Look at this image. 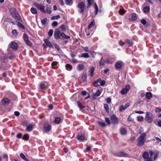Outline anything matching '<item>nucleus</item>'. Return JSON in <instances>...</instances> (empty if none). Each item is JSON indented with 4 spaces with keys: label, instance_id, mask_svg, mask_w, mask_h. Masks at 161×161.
<instances>
[{
    "label": "nucleus",
    "instance_id": "1",
    "mask_svg": "<svg viewBox=\"0 0 161 161\" xmlns=\"http://www.w3.org/2000/svg\"><path fill=\"white\" fill-rule=\"evenodd\" d=\"M146 135L145 133H143L138 138L137 140L138 146L142 147L144 145L146 140Z\"/></svg>",
    "mask_w": 161,
    "mask_h": 161
},
{
    "label": "nucleus",
    "instance_id": "2",
    "mask_svg": "<svg viewBox=\"0 0 161 161\" xmlns=\"http://www.w3.org/2000/svg\"><path fill=\"white\" fill-rule=\"evenodd\" d=\"M12 16L15 19L19 20L20 18L18 13L16 11L15 8H12L10 11Z\"/></svg>",
    "mask_w": 161,
    "mask_h": 161
},
{
    "label": "nucleus",
    "instance_id": "3",
    "mask_svg": "<svg viewBox=\"0 0 161 161\" xmlns=\"http://www.w3.org/2000/svg\"><path fill=\"white\" fill-rule=\"evenodd\" d=\"M105 81L104 80H102L101 79H98L97 80L95 81L93 83V85L94 86L98 87L100 85L103 86L105 85Z\"/></svg>",
    "mask_w": 161,
    "mask_h": 161
},
{
    "label": "nucleus",
    "instance_id": "4",
    "mask_svg": "<svg viewBox=\"0 0 161 161\" xmlns=\"http://www.w3.org/2000/svg\"><path fill=\"white\" fill-rule=\"evenodd\" d=\"M145 119L148 123H151L153 120V116L152 114L149 112H147L145 116Z\"/></svg>",
    "mask_w": 161,
    "mask_h": 161
},
{
    "label": "nucleus",
    "instance_id": "5",
    "mask_svg": "<svg viewBox=\"0 0 161 161\" xmlns=\"http://www.w3.org/2000/svg\"><path fill=\"white\" fill-rule=\"evenodd\" d=\"M79 12L80 13L83 14L85 10V4L83 2L79 3L77 5Z\"/></svg>",
    "mask_w": 161,
    "mask_h": 161
},
{
    "label": "nucleus",
    "instance_id": "6",
    "mask_svg": "<svg viewBox=\"0 0 161 161\" xmlns=\"http://www.w3.org/2000/svg\"><path fill=\"white\" fill-rule=\"evenodd\" d=\"M34 5L36 6L38 9L40 10L44 13H46V11L45 10V7L41 3H34Z\"/></svg>",
    "mask_w": 161,
    "mask_h": 161
},
{
    "label": "nucleus",
    "instance_id": "7",
    "mask_svg": "<svg viewBox=\"0 0 161 161\" xmlns=\"http://www.w3.org/2000/svg\"><path fill=\"white\" fill-rule=\"evenodd\" d=\"M110 119L111 122L114 124H118L119 122L118 118L114 114H113L110 116Z\"/></svg>",
    "mask_w": 161,
    "mask_h": 161
},
{
    "label": "nucleus",
    "instance_id": "8",
    "mask_svg": "<svg viewBox=\"0 0 161 161\" xmlns=\"http://www.w3.org/2000/svg\"><path fill=\"white\" fill-rule=\"evenodd\" d=\"M49 84L47 82L42 81L39 85L40 88L42 89H46L48 87Z\"/></svg>",
    "mask_w": 161,
    "mask_h": 161
},
{
    "label": "nucleus",
    "instance_id": "9",
    "mask_svg": "<svg viewBox=\"0 0 161 161\" xmlns=\"http://www.w3.org/2000/svg\"><path fill=\"white\" fill-rule=\"evenodd\" d=\"M123 65L122 62L120 61H118L115 64V68L117 70L120 69L122 67Z\"/></svg>",
    "mask_w": 161,
    "mask_h": 161
},
{
    "label": "nucleus",
    "instance_id": "10",
    "mask_svg": "<svg viewBox=\"0 0 161 161\" xmlns=\"http://www.w3.org/2000/svg\"><path fill=\"white\" fill-rule=\"evenodd\" d=\"M61 34L59 29H56L54 31V34L55 38L56 39L59 38L61 36Z\"/></svg>",
    "mask_w": 161,
    "mask_h": 161
},
{
    "label": "nucleus",
    "instance_id": "11",
    "mask_svg": "<svg viewBox=\"0 0 161 161\" xmlns=\"http://www.w3.org/2000/svg\"><path fill=\"white\" fill-rule=\"evenodd\" d=\"M130 87V86L129 85H127L124 88L122 89L121 92V94L123 95L126 94L129 90Z\"/></svg>",
    "mask_w": 161,
    "mask_h": 161
},
{
    "label": "nucleus",
    "instance_id": "12",
    "mask_svg": "<svg viewBox=\"0 0 161 161\" xmlns=\"http://www.w3.org/2000/svg\"><path fill=\"white\" fill-rule=\"evenodd\" d=\"M44 128L46 131H49L51 128V126L48 123H46L44 125Z\"/></svg>",
    "mask_w": 161,
    "mask_h": 161
},
{
    "label": "nucleus",
    "instance_id": "13",
    "mask_svg": "<svg viewBox=\"0 0 161 161\" xmlns=\"http://www.w3.org/2000/svg\"><path fill=\"white\" fill-rule=\"evenodd\" d=\"M35 125V124L32 125L30 124L27 125L26 129V130L28 132H31L33 130L34 126Z\"/></svg>",
    "mask_w": 161,
    "mask_h": 161
},
{
    "label": "nucleus",
    "instance_id": "14",
    "mask_svg": "<svg viewBox=\"0 0 161 161\" xmlns=\"http://www.w3.org/2000/svg\"><path fill=\"white\" fill-rule=\"evenodd\" d=\"M130 103H127L124 106L123 105H121L120 107L119 111L120 112H122L123 110H124L125 109L130 106Z\"/></svg>",
    "mask_w": 161,
    "mask_h": 161
},
{
    "label": "nucleus",
    "instance_id": "15",
    "mask_svg": "<svg viewBox=\"0 0 161 161\" xmlns=\"http://www.w3.org/2000/svg\"><path fill=\"white\" fill-rule=\"evenodd\" d=\"M119 131L122 135H125L127 134V131L126 128L124 127H121Z\"/></svg>",
    "mask_w": 161,
    "mask_h": 161
},
{
    "label": "nucleus",
    "instance_id": "16",
    "mask_svg": "<svg viewBox=\"0 0 161 161\" xmlns=\"http://www.w3.org/2000/svg\"><path fill=\"white\" fill-rule=\"evenodd\" d=\"M10 47L12 49L14 50H17L18 46L17 44L14 42H12L10 44Z\"/></svg>",
    "mask_w": 161,
    "mask_h": 161
},
{
    "label": "nucleus",
    "instance_id": "17",
    "mask_svg": "<svg viewBox=\"0 0 161 161\" xmlns=\"http://www.w3.org/2000/svg\"><path fill=\"white\" fill-rule=\"evenodd\" d=\"M76 138L78 140L81 142H83L86 139V138L83 135H78L77 136Z\"/></svg>",
    "mask_w": 161,
    "mask_h": 161
},
{
    "label": "nucleus",
    "instance_id": "18",
    "mask_svg": "<svg viewBox=\"0 0 161 161\" xmlns=\"http://www.w3.org/2000/svg\"><path fill=\"white\" fill-rule=\"evenodd\" d=\"M94 67H92L89 71H88L89 75L90 77H92L93 75L94 71Z\"/></svg>",
    "mask_w": 161,
    "mask_h": 161
},
{
    "label": "nucleus",
    "instance_id": "19",
    "mask_svg": "<svg viewBox=\"0 0 161 161\" xmlns=\"http://www.w3.org/2000/svg\"><path fill=\"white\" fill-rule=\"evenodd\" d=\"M44 41L46 44L47 46L49 47H52V45L51 42L47 39H45L44 40Z\"/></svg>",
    "mask_w": 161,
    "mask_h": 161
},
{
    "label": "nucleus",
    "instance_id": "20",
    "mask_svg": "<svg viewBox=\"0 0 161 161\" xmlns=\"http://www.w3.org/2000/svg\"><path fill=\"white\" fill-rule=\"evenodd\" d=\"M2 103L3 104L5 105L6 104H8L10 103V101L8 98H4L2 100Z\"/></svg>",
    "mask_w": 161,
    "mask_h": 161
},
{
    "label": "nucleus",
    "instance_id": "21",
    "mask_svg": "<svg viewBox=\"0 0 161 161\" xmlns=\"http://www.w3.org/2000/svg\"><path fill=\"white\" fill-rule=\"evenodd\" d=\"M6 55L2 54V55L0 56V61L2 63H4L5 61V57Z\"/></svg>",
    "mask_w": 161,
    "mask_h": 161
},
{
    "label": "nucleus",
    "instance_id": "22",
    "mask_svg": "<svg viewBox=\"0 0 161 161\" xmlns=\"http://www.w3.org/2000/svg\"><path fill=\"white\" fill-rule=\"evenodd\" d=\"M152 94L150 92H148L146 93V98L148 99H150L152 97Z\"/></svg>",
    "mask_w": 161,
    "mask_h": 161
},
{
    "label": "nucleus",
    "instance_id": "23",
    "mask_svg": "<svg viewBox=\"0 0 161 161\" xmlns=\"http://www.w3.org/2000/svg\"><path fill=\"white\" fill-rule=\"evenodd\" d=\"M101 93V91L99 90H97L95 93L94 94L93 96V97L94 99L95 98V97L99 96Z\"/></svg>",
    "mask_w": 161,
    "mask_h": 161
},
{
    "label": "nucleus",
    "instance_id": "24",
    "mask_svg": "<svg viewBox=\"0 0 161 161\" xmlns=\"http://www.w3.org/2000/svg\"><path fill=\"white\" fill-rule=\"evenodd\" d=\"M84 66L83 64H80L77 66V69L79 71L82 70L84 68Z\"/></svg>",
    "mask_w": 161,
    "mask_h": 161
},
{
    "label": "nucleus",
    "instance_id": "25",
    "mask_svg": "<svg viewBox=\"0 0 161 161\" xmlns=\"http://www.w3.org/2000/svg\"><path fill=\"white\" fill-rule=\"evenodd\" d=\"M7 58L12 59L14 57V54L12 53H9L6 56Z\"/></svg>",
    "mask_w": 161,
    "mask_h": 161
},
{
    "label": "nucleus",
    "instance_id": "26",
    "mask_svg": "<svg viewBox=\"0 0 161 161\" xmlns=\"http://www.w3.org/2000/svg\"><path fill=\"white\" fill-rule=\"evenodd\" d=\"M87 8H89L94 2V0H87Z\"/></svg>",
    "mask_w": 161,
    "mask_h": 161
},
{
    "label": "nucleus",
    "instance_id": "27",
    "mask_svg": "<svg viewBox=\"0 0 161 161\" xmlns=\"http://www.w3.org/2000/svg\"><path fill=\"white\" fill-rule=\"evenodd\" d=\"M143 157L144 159H147L148 158L149 154L147 152H145L142 154Z\"/></svg>",
    "mask_w": 161,
    "mask_h": 161
},
{
    "label": "nucleus",
    "instance_id": "28",
    "mask_svg": "<svg viewBox=\"0 0 161 161\" xmlns=\"http://www.w3.org/2000/svg\"><path fill=\"white\" fill-rule=\"evenodd\" d=\"M137 18L136 15L135 14L133 13L132 14L131 17L130 18V20L131 21L135 20Z\"/></svg>",
    "mask_w": 161,
    "mask_h": 161
},
{
    "label": "nucleus",
    "instance_id": "29",
    "mask_svg": "<svg viewBox=\"0 0 161 161\" xmlns=\"http://www.w3.org/2000/svg\"><path fill=\"white\" fill-rule=\"evenodd\" d=\"M77 103L79 108H80V109H82L84 108V106L82 105L81 103H80V101H77Z\"/></svg>",
    "mask_w": 161,
    "mask_h": 161
},
{
    "label": "nucleus",
    "instance_id": "30",
    "mask_svg": "<svg viewBox=\"0 0 161 161\" xmlns=\"http://www.w3.org/2000/svg\"><path fill=\"white\" fill-rule=\"evenodd\" d=\"M20 157L25 161H29L28 159L25 157V155L22 153H21L20 154Z\"/></svg>",
    "mask_w": 161,
    "mask_h": 161
},
{
    "label": "nucleus",
    "instance_id": "31",
    "mask_svg": "<svg viewBox=\"0 0 161 161\" xmlns=\"http://www.w3.org/2000/svg\"><path fill=\"white\" fill-rule=\"evenodd\" d=\"M61 120V118L59 117H56L54 120L55 123L57 124L59 123Z\"/></svg>",
    "mask_w": 161,
    "mask_h": 161
},
{
    "label": "nucleus",
    "instance_id": "32",
    "mask_svg": "<svg viewBox=\"0 0 161 161\" xmlns=\"http://www.w3.org/2000/svg\"><path fill=\"white\" fill-rule=\"evenodd\" d=\"M149 10L150 7L149 6H146L143 8V11L145 13H148L149 12Z\"/></svg>",
    "mask_w": 161,
    "mask_h": 161
},
{
    "label": "nucleus",
    "instance_id": "33",
    "mask_svg": "<svg viewBox=\"0 0 161 161\" xmlns=\"http://www.w3.org/2000/svg\"><path fill=\"white\" fill-rule=\"evenodd\" d=\"M81 57H84L85 58H88L89 57V55L88 53H83L81 54Z\"/></svg>",
    "mask_w": 161,
    "mask_h": 161
},
{
    "label": "nucleus",
    "instance_id": "34",
    "mask_svg": "<svg viewBox=\"0 0 161 161\" xmlns=\"http://www.w3.org/2000/svg\"><path fill=\"white\" fill-rule=\"evenodd\" d=\"M61 36L63 38L66 39H69L70 37L69 36H67L65 35L64 33H62L61 34Z\"/></svg>",
    "mask_w": 161,
    "mask_h": 161
},
{
    "label": "nucleus",
    "instance_id": "35",
    "mask_svg": "<svg viewBox=\"0 0 161 161\" xmlns=\"http://www.w3.org/2000/svg\"><path fill=\"white\" fill-rule=\"evenodd\" d=\"M66 4L69 5H71L73 4V2L72 0H65Z\"/></svg>",
    "mask_w": 161,
    "mask_h": 161
},
{
    "label": "nucleus",
    "instance_id": "36",
    "mask_svg": "<svg viewBox=\"0 0 161 161\" xmlns=\"http://www.w3.org/2000/svg\"><path fill=\"white\" fill-rule=\"evenodd\" d=\"M94 8L95 9V14H97L98 10V8L97 4L95 3H94Z\"/></svg>",
    "mask_w": 161,
    "mask_h": 161
},
{
    "label": "nucleus",
    "instance_id": "37",
    "mask_svg": "<svg viewBox=\"0 0 161 161\" xmlns=\"http://www.w3.org/2000/svg\"><path fill=\"white\" fill-rule=\"evenodd\" d=\"M81 79L83 82L86 81L87 79V76L86 74H84L81 77Z\"/></svg>",
    "mask_w": 161,
    "mask_h": 161
},
{
    "label": "nucleus",
    "instance_id": "38",
    "mask_svg": "<svg viewBox=\"0 0 161 161\" xmlns=\"http://www.w3.org/2000/svg\"><path fill=\"white\" fill-rule=\"evenodd\" d=\"M31 13L34 14H35L37 13V11L36 9L33 8H31Z\"/></svg>",
    "mask_w": 161,
    "mask_h": 161
},
{
    "label": "nucleus",
    "instance_id": "39",
    "mask_svg": "<svg viewBox=\"0 0 161 161\" xmlns=\"http://www.w3.org/2000/svg\"><path fill=\"white\" fill-rule=\"evenodd\" d=\"M60 16L59 15H57L56 16H53L51 18V19L52 20H53L56 19H57L59 18H60Z\"/></svg>",
    "mask_w": 161,
    "mask_h": 161
},
{
    "label": "nucleus",
    "instance_id": "40",
    "mask_svg": "<svg viewBox=\"0 0 161 161\" xmlns=\"http://www.w3.org/2000/svg\"><path fill=\"white\" fill-rule=\"evenodd\" d=\"M94 25V20L92 21L91 23L88 26V28L90 29L92 28Z\"/></svg>",
    "mask_w": 161,
    "mask_h": 161
},
{
    "label": "nucleus",
    "instance_id": "41",
    "mask_svg": "<svg viewBox=\"0 0 161 161\" xmlns=\"http://www.w3.org/2000/svg\"><path fill=\"white\" fill-rule=\"evenodd\" d=\"M143 133H145V132H144V129L143 128L141 127L139 130L138 134H140V135H141V134Z\"/></svg>",
    "mask_w": 161,
    "mask_h": 161
},
{
    "label": "nucleus",
    "instance_id": "42",
    "mask_svg": "<svg viewBox=\"0 0 161 161\" xmlns=\"http://www.w3.org/2000/svg\"><path fill=\"white\" fill-rule=\"evenodd\" d=\"M104 107L105 109L106 110V111L107 112H109V106L107 104H104Z\"/></svg>",
    "mask_w": 161,
    "mask_h": 161
},
{
    "label": "nucleus",
    "instance_id": "43",
    "mask_svg": "<svg viewBox=\"0 0 161 161\" xmlns=\"http://www.w3.org/2000/svg\"><path fill=\"white\" fill-rule=\"evenodd\" d=\"M47 21V19L45 18L43 19L41 21L42 24V25H45Z\"/></svg>",
    "mask_w": 161,
    "mask_h": 161
},
{
    "label": "nucleus",
    "instance_id": "44",
    "mask_svg": "<svg viewBox=\"0 0 161 161\" xmlns=\"http://www.w3.org/2000/svg\"><path fill=\"white\" fill-rule=\"evenodd\" d=\"M23 39L25 42L28 40V37L25 34H24L23 36Z\"/></svg>",
    "mask_w": 161,
    "mask_h": 161
},
{
    "label": "nucleus",
    "instance_id": "45",
    "mask_svg": "<svg viewBox=\"0 0 161 161\" xmlns=\"http://www.w3.org/2000/svg\"><path fill=\"white\" fill-rule=\"evenodd\" d=\"M53 29H50L49 30L48 32V36L49 37H51L53 33Z\"/></svg>",
    "mask_w": 161,
    "mask_h": 161
},
{
    "label": "nucleus",
    "instance_id": "46",
    "mask_svg": "<svg viewBox=\"0 0 161 161\" xmlns=\"http://www.w3.org/2000/svg\"><path fill=\"white\" fill-rule=\"evenodd\" d=\"M125 11L124 9H121L119 10V13L120 14H123L125 13Z\"/></svg>",
    "mask_w": 161,
    "mask_h": 161
},
{
    "label": "nucleus",
    "instance_id": "47",
    "mask_svg": "<svg viewBox=\"0 0 161 161\" xmlns=\"http://www.w3.org/2000/svg\"><path fill=\"white\" fill-rule=\"evenodd\" d=\"M98 123L100 124L102 126L104 127L106 126V125L104 122L101 121H98Z\"/></svg>",
    "mask_w": 161,
    "mask_h": 161
},
{
    "label": "nucleus",
    "instance_id": "48",
    "mask_svg": "<svg viewBox=\"0 0 161 161\" xmlns=\"http://www.w3.org/2000/svg\"><path fill=\"white\" fill-rule=\"evenodd\" d=\"M17 25L18 27H19L21 28L25 29L24 26L21 23L19 22H18Z\"/></svg>",
    "mask_w": 161,
    "mask_h": 161
},
{
    "label": "nucleus",
    "instance_id": "49",
    "mask_svg": "<svg viewBox=\"0 0 161 161\" xmlns=\"http://www.w3.org/2000/svg\"><path fill=\"white\" fill-rule=\"evenodd\" d=\"M29 136L28 134L24 135L23 136V138L25 140H27L29 139Z\"/></svg>",
    "mask_w": 161,
    "mask_h": 161
},
{
    "label": "nucleus",
    "instance_id": "50",
    "mask_svg": "<svg viewBox=\"0 0 161 161\" xmlns=\"http://www.w3.org/2000/svg\"><path fill=\"white\" fill-rule=\"evenodd\" d=\"M66 69L68 70V69L71 70L72 68V66L69 64H68L66 65Z\"/></svg>",
    "mask_w": 161,
    "mask_h": 161
},
{
    "label": "nucleus",
    "instance_id": "51",
    "mask_svg": "<svg viewBox=\"0 0 161 161\" xmlns=\"http://www.w3.org/2000/svg\"><path fill=\"white\" fill-rule=\"evenodd\" d=\"M46 13H47L48 14H50L51 13V8L49 7H47L46 8Z\"/></svg>",
    "mask_w": 161,
    "mask_h": 161
},
{
    "label": "nucleus",
    "instance_id": "52",
    "mask_svg": "<svg viewBox=\"0 0 161 161\" xmlns=\"http://www.w3.org/2000/svg\"><path fill=\"white\" fill-rule=\"evenodd\" d=\"M105 121L107 123V124L108 125H110L111 124L110 120L108 118H105Z\"/></svg>",
    "mask_w": 161,
    "mask_h": 161
},
{
    "label": "nucleus",
    "instance_id": "53",
    "mask_svg": "<svg viewBox=\"0 0 161 161\" xmlns=\"http://www.w3.org/2000/svg\"><path fill=\"white\" fill-rule=\"evenodd\" d=\"M25 43L27 45H28L29 46H31L32 45V42L29 40L26 41L25 42Z\"/></svg>",
    "mask_w": 161,
    "mask_h": 161
},
{
    "label": "nucleus",
    "instance_id": "54",
    "mask_svg": "<svg viewBox=\"0 0 161 161\" xmlns=\"http://www.w3.org/2000/svg\"><path fill=\"white\" fill-rule=\"evenodd\" d=\"M59 28L61 29L63 31H65V26L63 25H62L59 27Z\"/></svg>",
    "mask_w": 161,
    "mask_h": 161
},
{
    "label": "nucleus",
    "instance_id": "55",
    "mask_svg": "<svg viewBox=\"0 0 161 161\" xmlns=\"http://www.w3.org/2000/svg\"><path fill=\"white\" fill-rule=\"evenodd\" d=\"M111 101V98L110 97H108L106 99V102L108 103H110Z\"/></svg>",
    "mask_w": 161,
    "mask_h": 161
},
{
    "label": "nucleus",
    "instance_id": "56",
    "mask_svg": "<svg viewBox=\"0 0 161 161\" xmlns=\"http://www.w3.org/2000/svg\"><path fill=\"white\" fill-rule=\"evenodd\" d=\"M58 22L56 21H53L52 24V25L53 26L55 27L58 25Z\"/></svg>",
    "mask_w": 161,
    "mask_h": 161
},
{
    "label": "nucleus",
    "instance_id": "57",
    "mask_svg": "<svg viewBox=\"0 0 161 161\" xmlns=\"http://www.w3.org/2000/svg\"><path fill=\"white\" fill-rule=\"evenodd\" d=\"M28 124V123L27 121H25L23 122L22 125L24 126H26Z\"/></svg>",
    "mask_w": 161,
    "mask_h": 161
},
{
    "label": "nucleus",
    "instance_id": "58",
    "mask_svg": "<svg viewBox=\"0 0 161 161\" xmlns=\"http://www.w3.org/2000/svg\"><path fill=\"white\" fill-rule=\"evenodd\" d=\"M144 118L143 116L140 117L139 116L137 117V120L138 121H142L143 119Z\"/></svg>",
    "mask_w": 161,
    "mask_h": 161
},
{
    "label": "nucleus",
    "instance_id": "59",
    "mask_svg": "<svg viewBox=\"0 0 161 161\" xmlns=\"http://www.w3.org/2000/svg\"><path fill=\"white\" fill-rule=\"evenodd\" d=\"M141 22L143 25H145L147 22L145 19H143L141 20Z\"/></svg>",
    "mask_w": 161,
    "mask_h": 161
},
{
    "label": "nucleus",
    "instance_id": "60",
    "mask_svg": "<svg viewBox=\"0 0 161 161\" xmlns=\"http://www.w3.org/2000/svg\"><path fill=\"white\" fill-rule=\"evenodd\" d=\"M22 135L21 133H18L17 135V137L19 139L21 138Z\"/></svg>",
    "mask_w": 161,
    "mask_h": 161
},
{
    "label": "nucleus",
    "instance_id": "61",
    "mask_svg": "<svg viewBox=\"0 0 161 161\" xmlns=\"http://www.w3.org/2000/svg\"><path fill=\"white\" fill-rule=\"evenodd\" d=\"M102 59H103V57H102L101 58V60L100 61L99 64H100V65L103 66L104 65V64L102 61Z\"/></svg>",
    "mask_w": 161,
    "mask_h": 161
},
{
    "label": "nucleus",
    "instance_id": "62",
    "mask_svg": "<svg viewBox=\"0 0 161 161\" xmlns=\"http://www.w3.org/2000/svg\"><path fill=\"white\" fill-rule=\"evenodd\" d=\"M128 120L129 121H133L134 120V119L132 117H131V116H129L128 117Z\"/></svg>",
    "mask_w": 161,
    "mask_h": 161
},
{
    "label": "nucleus",
    "instance_id": "63",
    "mask_svg": "<svg viewBox=\"0 0 161 161\" xmlns=\"http://www.w3.org/2000/svg\"><path fill=\"white\" fill-rule=\"evenodd\" d=\"M87 92L86 91H82L81 92V94L83 96H85L86 95Z\"/></svg>",
    "mask_w": 161,
    "mask_h": 161
},
{
    "label": "nucleus",
    "instance_id": "64",
    "mask_svg": "<svg viewBox=\"0 0 161 161\" xmlns=\"http://www.w3.org/2000/svg\"><path fill=\"white\" fill-rule=\"evenodd\" d=\"M158 125L159 127H161V120H159L158 122Z\"/></svg>",
    "mask_w": 161,
    "mask_h": 161
}]
</instances>
